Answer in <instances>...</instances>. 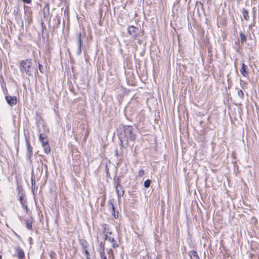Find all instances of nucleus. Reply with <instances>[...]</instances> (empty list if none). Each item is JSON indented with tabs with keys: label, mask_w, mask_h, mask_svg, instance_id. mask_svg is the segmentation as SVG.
<instances>
[{
	"label": "nucleus",
	"mask_w": 259,
	"mask_h": 259,
	"mask_svg": "<svg viewBox=\"0 0 259 259\" xmlns=\"http://www.w3.org/2000/svg\"><path fill=\"white\" fill-rule=\"evenodd\" d=\"M242 14L243 15V17L245 19V20L246 21H248L249 20V15H248V11L245 10V9H243L242 10Z\"/></svg>",
	"instance_id": "nucleus-14"
},
{
	"label": "nucleus",
	"mask_w": 259,
	"mask_h": 259,
	"mask_svg": "<svg viewBox=\"0 0 259 259\" xmlns=\"http://www.w3.org/2000/svg\"><path fill=\"white\" fill-rule=\"evenodd\" d=\"M2 255H0V259H1V258H2Z\"/></svg>",
	"instance_id": "nucleus-31"
},
{
	"label": "nucleus",
	"mask_w": 259,
	"mask_h": 259,
	"mask_svg": "<svg viewBox=\"0 0 259 259\" xmlns=\"http://www.w3.org/2000/svg\"><path fill=\"white\" fill-rule=\"evenodd\" d=\"M5 99L7 103L10 106L17 104V99L15 96H6Z\"/></svg>",
	"instance_id": "nucleus-4"
},
{
	"label": "nucleus",
	"mask_w": 259,
	"mask_h": 259,
	"mask_svg": "<svg viewBox=\"0 0 259 259\" xmlns=\"http://www.w3.org/2000/svg\"><path fill=\"white\" fill-rule=\"evenodd\" d=\"M100 256L102 259H107L105 254H100Z\"/></svg>",
	"instance_id": "nucleus-28"
},
{
	"label": "nucleus",
	"mask_w": 259,
	"mask_h": 259,
	"mask_svg": "<svg viewBox=\"0 0 259 259\" xmlns=\"http://www.w3.org/2000/svg\"><path fill=\"white\" fill-rule=\"evenodd\" d=\"M34 69L32 59H27L22 60L20 63V69L22 72H25L29 75H31Z\"/></svg>",
	"instance_id": "nucleus-2"
},
{
	"label": "nucleus",
	"mask_w": 259,
	"mask_h": 259,
	"mask_svg": "<svg viewBox=\"0 0 259 259\" xmlns=\"http://www.w3.org/2000/svg\"><path fill=\"white\" fill-rule=\"evenodd\" d=\"M17 189L20 195L22 193L21 192L22 190V189L19 186H18Z\"/></svg>",
	"instance_id": "nucleus-27"
},
{
	"label": "nucleus",
	"mask_w": 259,
	"mask_h": 259,
	"mask_svg": "<svg viewBox=\"0 0 259 259\" xmlns=\"http://www.w3.org/2000/svg\"><path fill=\"white\" fill-rule=\"evenodd\" d=\"M109 207L111 208V209H112V211H113V214L114 215V218H115V219H116V218L118 217V215L117 216V217H116V215H115V211H114V209H115V208H114V205H113V203H112V202H109Z\"/></svg>",
	"instance_id": "nucleus-20"
},
{
	"label": "nucleus",
	"mask_w": 259,
	"mask_h": 259,
	"mask_svg": "<svg viewBox=\"0 0 259 259\" xmlns=\"http://www.w3.org/2000/svg\"><path fill=\"white\" fill-rule=\"evenodd\" d=\"M100 254H105V244L101 242L100 244Z\"/></svg>",
	"instance_id": "nucleus-16"
},
{
	"label": "nucleus",
	"mask_w": 259,
	"mask_h": 259,
	"mask_svg": "<svg viewBox=\"0 0 259 259\" xmlns=\"http://www.w3.org/2000/svg\"><path fill=\"white\" fill-rule=\"evenodd\" d=\"M39 140L40 142L41 143V144H44L45 143L46 141H45V136L44 134H41L39 136Z\"/></svg>",
	"instance_id": "nucleus-21"
},
{
	"label": "nucleus",
	"mask_w": 259,
	"mask_h": 259,
	"mask_svg": "<svg viewBox=\"0 0 259 259\" xmlns=\"http://www.w3.org/2000/svg\"><path fill=\"white\" fill-rule=\"evenodd\" d=\"M151 184V181L150 180H147L144 182V187L148 188L150 187Z\"/></svg>",
	"instance_id": "nucleus-22"
},
{
	"label": "nucleus",
	"mask_w": 259,
	"mask_h": 259,
	"mask_svg": "<svg viewBox=\"0 0 259 259\" xmlns=\"http://www.w3.org/2000/svg\"><path fill=\"white\" fill-rule=\"evenodd\" d=\"M24 196L25 195L23 193H21L19 195V201L23 207H24L27 211L28 209V207L26 204V201L24 199Z\"/></svg>",
	"instance_id": "nucleus-9"
},
{
	"label": "nucleus",
	"mask_w": 259,
	"mask_h": 259,
	"mask_svg": "<svg viewBox=\"0 0 259 259\" xmlns=\"http://www.w3.org/2000/svg\"><path fill=\"white\" fill-rule=\"evenodd\" d=\"M38 67H39V70L40 71V72L42 73L43 72V66H42V65L39 63L38 64Z\"/></svg>",
	"instance_id": "nucleus-26"
},
{
	"label": "nucleus",
	"mask_w": 259,
	"mask_h": 259,
	"mask_svg": "<svg viewBox=\"0 0 259 259\" xmlns=\"http://www.w3.org/2000/svg\"><path fill=\"white\" fill-rule=\"evenodd\" d=\"M15 253L14 256H17L19 259H23L25 257V254L23 250L19 246L15 247Z\"/></svg>",
	"instance_id": "nucleus-5"
},
{
	"label": "nucleus",
	"mask_w": 259,
	"mask_h": 259,
	"mask_svg": "<svg viewBox=\"0 0 259 259\" xmlns=\"http://www.w3.org/2000/svg\"><path fill=\"white\" fill-rule=\"evenodd\" d=\"M144 171L143 169H140L139 171V177H143L144 175Z\"/></svg>",
	"instance_id": "nucleus-24"
},
{
	"label": "nucleus",
	"mask_w": 259,
	"mask_h": 259,
	"mask_svg": "<svg viewBox=\"0 0 259 259\" xmlns=\"http://www.w3.org/2000/svg\"><path fill=\"white\" fill-rule=\"evenodd\" d=\"M239 35L241 39V42L242 44H244L246 41V37L243 32H240Z\"/></svg>",
	"instance_id": "nucleus-18"
},
{
	"label": "nucleus",
	"mask_w": 259,
	"mask_h": 259,
	"mask_svg": "<svg viewBox=\"0 0 259 259\" xmlns=\"http://www.w3.org/2000/svg\"><path fill=\"white\" fill-rule=\"evenodd\" d=\"M120 188H115L116 192L117 194L118 197H121L124 194V190H120Z\"/></svg>",
	"instance_id": "nucleus-15"
},
{
	"label": "nucleus",
	"mask_w": 259,
	"mask_h": 259,
	"mask_svg": "<svg viewBox=\"0 0 259 259\" xmlns=\"http://www.w3.org/2000/svg\"><path fill=\"white\" fill-rule=\"evenodd\" d=\"M189 255L191 259H199L198 254L195 251H192L189 252Z\"/></svg>",
	"instance_id": "nucleus-12"
},
{
	"label": "nucleus",
	"mask_w": 259,
	"mask_h": 259,
	"mask_svg": "<svg viewBox=\"0 0 259 259\" xmlns=\"http://www.w3.org/2000/svg\"><path fill=\"white\" fill-rule=\"evenodd\" d=\"M42 146L44 148V151H45V153L48 154L50 152V151H51L50 146L49 143L47 141H46L45 143H44V144H42Z\"/></svg>",
	"instance_id": "nucleus-10"
},
{
	"label": "nucleus",
	"mask_w": 259,
	"mask_h": 259,
	"mask_svg": "<svg viewBox=\"0 0 259 259\" xmlns=\"http://www.w3.org/2000/svg\"><path fill=\"white\" fill-rule=\"evenodd\" d=\"M238 96L241 98H243L244 97V93L243 91L241 90H239L238 91Z\"/></svg>",
	"instance_id": "nucleus-23"
},
{
	"label": "nucleus",
	"mask_w": 259,
	"mask_h": 259,
	"mask_svg": "<svg viewBox=\"0 0 259 259\" xmlns=\"http://www.w3.org/2000/svg\"><path fill=\"white\" fill-rule=\"evenodd\" d=\"M105 240L112 243V247L114 248L119 246L118 242L114 240V238L108 236L107 234H105Z\"/></svg>",
	"instance_id": "nucleus-8"
},
{
	"label": "nucleus",
	"mask_w": 259,
	"mask_h": 259,
	"mask_svg": "<svg viewBox=\"0 0 259 259\" xmlns=\"http://www.w3.org/2000/svg\"><path fill=\"white\" fill-rule=\"evenodd\" d=\"M108 254H109V257H113V251L112 249L109 250V251L108 252Z\"/></svg>",
	"instance_id": "nucleus-25"
},
{
	"label": "nucleus",
	"mask_w": 259,
	"mask_h": 259,
	"mask_svg": "<svg viewBox=\"0 0 259 259\" xmlns=\"http://www.w3.org/2000/svg\"><path fill=\"white\" fill-rule=\"evenodd\" d=\"M247 68V66L244 63L242 64V67L240 69V73L244 76H246L248 74L247 71H246V69Z\"/></svg>",
	"instance_id": "nucleus-11"
},
{
	"label": "nucleus",
	"mask_w": 259,
	"mask_h": 259,
	"mask_svg": "<svg viewBox=\"0 0 259 259\" xmlns=\"http://www.w3.org/2000/svg\"><path fill=\"white\" fill-rule=\"evenodd\" d=\"M103 228V233L105 234H111V232L109 231V226L107 224H103L102 225Z\"/></svg>",
	"instance_id": "nucleus-13"
},
{
	"label": "nucleus",
	"mask_w": 259,
	"mask_h": 259,
	"mask_svg": "<svg viewBox=\"0 0 259 259\" xmlns=\"http://www.w3.org/2000/svg\"><path fill=\"white\" fill-rule=\"evenodd\" d=\"M81 33H79L77 35V45L78 46V49L77 50L76 54L77 55L80 54L81 52V47L82 46V40H81Z\"/></svg>",
	"instance_id": "nucleus-7"
},
{
	"label": "nucleus",
	"mask_w": 259,
	"mask_h": 259,
	"mask_svg": "<svg viewBox=\"0 0 259 259\" xmlns=\"http://www.w3.org/2000/svg\"><path fill=\"white\" fill-rule=\"evenodd\" d=\"M26 227L28 230L32 229V221L31 220H26L25 221Z\"/></svg>",
	"instance_id": "nucleus-17"
},
{
	"label": "nucleus",
	"mask_w": 259,
	"mask_h": 259,
	"mask_svg": "<svg viewBox=\"0 0 259 259\" xmlns=\"http://www.w3.org/2000/svg\"><path fill=\"white\" fill-rule=\"evenodd\" d=\"M118 137L120 146L123 148H126L130 141H134L136 138L133 127L131 125H124L120 127L118 130Z\"/></svg>",
	"instance_id": "nucleus-1"
},
{
	"label": "nucleus",
	"mask_w": 259,
	"mask_h": 259,
	"mask_svg": "<svg viewBox=\"0 0 259 259\" xmlns=\"http://www.w3.org/2000/svg\"><path fill=\"white\" fill-rule=\"evenodd\" d=\"M26 147H27V157L28 158L30 159L32 156V148L30 145L29 141L27 138H25Z\"/></svg>",
	"instance_id": "nucleus-6"
},
{
	"label": "nucleus",
	"mask_w": 259,
	"mask_h": 259,
	"mask_svg": "<svg viewBox=\"0 0 259 259\" xmlns=\"http://www.w3.org/2000/svg\"><path fill=\"white\" fill-rule=\"evenodd\" d=\"M127 31L130 35L136 38L138 36L139 30L138 28L134 26H130L128 27Z\"/></svg>",
	"instance_id": "nucleus-3"
},
{
	"label": "nucleus",
	"mask_w": 259,
	"mask_h": 259,
	"mask_svg": "<svg viewBox=\"0 0 259 259\" xmlns=\"http://www.w3.org/2000/svg\"><path fill=\"white\" fill-rule=\"evenodd\" d=\"M115 155L116 156H118V153L117 150H116Z\"/></svg>",
	"instance_id": "nucleus-29"
},
{
	"label": "nucleus",
	"mask_w": 259,
	"mask_h": 259,
	"mask_svg": "<svg viewBox=\"0 0 259 259\" xmlns=\"http://www.w3.org/2000/svg\"><path fill=\"white\" fill-rule=\"evenodd\" d=\"M114 185L115 188H120V189L122 188V187L120 184L119 177L117 178L116 180L115 179H114Z\"/></svg>",
	"instance_id": "nucleus-19"
},
{
	"label": "nucleus",
	"mask_w": 259,
	"mask_h": 259,
	"mask_svg": "<svg viewBox=\"0 0 259 259\" xmlns=\"http://www.w3.org/2000/svg\"><path fill=\"white\" fill-rule=\"evenodd\" d=\"M85 253H86L87 254H89V252H88V251H87V250H85Z\"/></svg>",
	"instance_id": "nucleus-30"
}]
</instances>
